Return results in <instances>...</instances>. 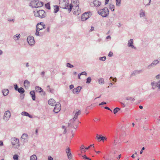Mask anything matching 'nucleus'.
Masks as SVG:
<instances>
[{
	"instance_id": "f257e3e1",
	"label": "nucleus",
	"mask_w": 160,
	"mask_h": 160,
	"mask_svg": "<svg viewBox=\"0 0 160 160\" xmlns=\"http://www.w3.org/2000/svg\"><path fill=\"white\" fill-rule=\"evenodd\" d=\"M34 16L41 18L45 17L46 16V14L44 10H36L33 12Z\"/></svg>"
},
{
	"instance_id": "f03ea898",
	"label": "nucleus",
	"mask_w": 160,
	"mask_h": 160,
	"mask_svg": "<svg viewBox=\"0 0 160 160\" xmlns=\"http://www.w3.org/2000/svg\"><path fill=\"white\" fill-rule=\"evenodd\" d=\"M59 5L61 8L67 9L69 12V4L68 0H60Z\"/></svg>"
},
{
	"instance_id": "7ed1b4c3",
	"label": "nucleus",
	"mask_w": 160,
	"mask_h": 160,
	"mask_svg": "<svg viewBox=\"0 0 160 160\" xmlns=\"http://www.w3.org/2000/svg\"><path fill=\"white\" fill-rule=\"evenodd\" d=\"M98 13L103 17H106L109 15V12L108 8L105 7L102 9L98 10Z\"/></svg>"
},
{
	"instance_id": "20e7f679",
	"label": "nucleus",
	"mask_w": 160,
	"mask_h": 160,
	"mask_svg": "<svg viewBox=\"0 0 160 160\" xmlns=\"http://www.w3.org/2000/svg\"><path fill=\"white\" fill-rule=\"evenodd\" d=\"M31 6L32 8H38L43 6V2L38 0H33L30 3Z\"/></svg>"
},
{
	"instance_id": "39448f33",
	"label": "nucleus",
	"mask_w": 160,
	"mask_h": 160,
	"mask_svg": "<svg viewBox=\"0 0 160 160\" xmlns=\"http://www.w3.org/2000/svg\"><path fill=\"white\" fill-rule=\"evenodd\" d=\"M11 142L13 146L14 145H16L15 147V148L18 149L20 147V144L19 143V139L15 137L12 138L11 139Z\"/></svg>"
},
{
	"instance_id": "423d86ee",
	"label": "nucleus",
	"mask_w": 160,
	"mask_h": 160,
	"mask_svg": "<svg viewBox=\"0 0 160 160\" xmlns=\"http://www.w3.org/2000/svg\"><path fill=\"white\" fill-rule=\"evenodd\" d=\"M160 62L159 60L155 59L153 60L151 63L147 65L146 68L148 70L154 68L160 63Z\"/></svg>"
},
{
	"instance_id": "0eeeda50",
	"label": "nucleus",
	"mask_w": 160,
	"mask_h": 160,
	"mask_svg": "<svg viewBox=\"0 0 160 160\" xmlns=\"http://www.w3.org/2000/svg\"><path fill=\"white\" fill-rule=\"evenodd\" d=\"M79 4L78 0H71V3L69 4V12H70L72 9L76 6H78Z\"/></svg>"
},
{
	"instance_id": "6e6552de",
	"label": "nucleus",
	"mask_w": 160,
	"mask_h": 160,
	"mask_svg": "<svg viewBox=\"0 0 160 160\" xmlns=\"http://www.w3.org/2000/svg\"><path fill=\"white\" fill-rule=\"evenodd\" d=\"M151 85L153 90L160 89V80L157 81H153L151 82Z\"/></svg>"
},
{
	"instance_id": "1a4fd4ad",
	"label": "nucleus",
	"mask_w": 160,
	"mask_h": 160,
	"mask_svg": "<svg viewBox=\"0 0 160 160\" xmlns=\"http://www.w3.org/2000/svg\"><path fill=\"white\" fill-rule=\"evenodd\" d=\"M11 117L10 112L8 110L5 112L3 117V120L6 122L8 121Z\"/></svg>"
},
{
	"instance_id": "9d476101",
	"label": "nucleus",
	"mask_w": 160,
	"mask_h": 160,
	"mask_svg": "<svg viewBox=\"0 0 160 160\" xmlns=\"http://www.w3.org/2000/svg\"><path fill=\"white\" fill-rule=\"evenodd\" d=\"M55 107L53 110V111L55 113H58L60 110L61 109V105L59 102H57L54 105Z\"/></svg>"
},
{
	"instance_id": "9b49d317",
	"label": "nucleus",
	"mask_w": 160,
	"mask_h": 160,
	"mask_svg": "<svg viewBox=\"0 0 160 160\" xmlns=\"http://www.w3.org/2000/svg\"><path fill=\"white\" fill-rule=\"evenodd\" d=\"M27 41L28 44L30 45H32L35 43L34 38L32 36H29L27 38Z\"/></svg>"
},
{
	"instance_id": "f8f14e48",
	"label": "nucleus",
	"mask_w": 160,
	"mask_h": 160,
	"mask_svg": "<svg viewBox=\"0 0 160 160\" xmlns=\"http://www.w3.org/2000/svg\"><path fill=\"white\" fill-rule=\"evenodd\" d=\"M21 138L22 142L23 143L27 142L28 141V136L27 134L23 133L22 134Z\"/></svg>"
},
{
	"instance_id": "ddd939ff",
	"label": "nucleus",
	"mask_w": 160,
	"mask_h": 160,
	"mask_svg": "<svg viewBox=\"0 0 160 160\" xmlns=\"http://www.w3.org/2000/svg\"><path fill=\"white\" fill-rule=\"evenodd\" d=\"M45 28V25L43 22H41L38 23L36 26V29L38 30H41Z\"/></svg>"
},
{
	"instance_id": "4468645a",
	"label": "nucleus",
	"mask_w": 160,
	"mask_h": 160,
	"mask_svg": "<svg viewBox=\"0 0 160 160\" xmlns=\"http://www.w3.org/2000/svg\"><path fill=\"white\" fill-rule=\"evenodd\" d=\"M89 17V14L88 12H86L83 14L82 16L81 19L82 21H85Z\"/></svg>"
},
{
	"instance_id": "2eb2a0df",
	"label": "nucleus",
	"mask_w": 160,
	"mask_h": 160,
	"mask_svg": "<svg viewBox=\"0 0 160 160\" xmlns=\"http://www.w3.org/2000/svg\"><path fill=\"white\" fill-rule=\"evenodd\" d=\"M133 40L132 39H129L128 42V46L131 47L132 49H136V48L133 45Z\"/></svg>"
},
{
	"instance_id": "dca6fc26",
	"label": "nucleus",
	"mask_w": 160,
	"mask_h": 160,
	"mask_svg": "<svg viewBox=\"0 0 160 160\" xmlns=\"http://www.w3.org/2000/svg\"><path fill=\"white\" fill-rule=\"evenodd\" d=\"M74 115V117L73 118V120H76L78 117V116L79 115L80 113V111L79 110H77L73 112V113Z\"/></svg>"
},
{
	"instance_id": "f3484780",
	"label": "nucleus",
	"mask_w": 160,
	"mask_h": 160,
	"mask_svg": "<svg viewBox=\"0 0 160 160\" xmlns=\"http://www.w3.org/2000/svg\"><path fill=\"white\" fill-rule=\"evenodd\" d=\"M72 8L74 10V12L75 14L78 15L81 12L80 9L79 8L78 6H76Z\"/></svg>"
},
{
	"instance_id": "a211bd4d",
	"label": "nucleus",
	"mask_w": 160,
	"mask_h": 160,
	"mask_svg": "<svg viewBox=\"0 0 160 160\" xmlns=\"http://www.w3.org/2000/svg\"><path fill=\"white\" fill-rule=\"evenodd\" d=\"M141 72H142L141 70H135L133 71L130 74V77H132L133 76H136L138 74H139Z\"/></svg>"
},
{
	"instance_id": "6ab92c4d",
	"label": "nucleus",
	"mask_w": 160,
	"mask_h": 160,
	"mask_svg": "<svg viewBox=\"0 0 160 160\" xmlns=\"http://www.w3.org/2000/svg\"><path fill=\"white\" fill-rule=\"evenodd\" d=\"M82 88L80 86H78L76 88H74L73 90V92L74 93L78 94L80 92Z\"/></svg>"
},
{
	"instance_id": "aec40b11",
	"label": "nucleus",
	"mask_w": 160,
	"mask_h": 160,
	"mask_svg": "<svg viewBox=\"0 0 160 160\" xmlns=\"http://www.w3.org/2000/svg\"><path fill=\"white\" fill-rule=\"evenodd\" d=\"M93 4L95 7H98L101 5V2L98 0H95L93 1Z\"/></svg>"
},
{
	"instance_id": "412c9836",
	"label": "nucleus",
	"mask_w": 160,
	"mask_h": 160,
	"mask_svg": "<svg viewBox=\"0 0 160 160\" xmlns=\"http://www.w3.org/2000/svg\"><path fill=\"white\" fill-rule=\"evenodd\" d=\"M56 103V102L55 100L52 98L50 99L48 101V104L53 106Z\"/></svg>"
},
{
	"instance_id": "4be33fe9",
	"label": "nucleus",
	"mask_w": 160,
	"mask_h": 160,
	"mask_svg": "<svg viewBox=\"0 0 160 160\" xmlns=\"http://www.w3.org/2000/svg\"><path fill=\"white\" fill-rule=\"evenodd\" d=\"M145 11L141 9L139 11V15L140 18H144L145 16Z\"/></svg>"
},
{
	"instance_id": "5701e85b",
	"label": "nucleus",
	"mask_w": 160,
	"mask_h": 160,
	"mask_svg": "<svg viewBox=\"0 0 160 160\" xmlns=\"http://www.w3.org/2000/svg\"><path fill=\"white\" fill-rule=\"evenodd\" d=\"M21 114L22 116H24L27 117H28L30 118H32V116L29 114L28 112L25 111L22 112Z\"/></svg>"
},
{
	"instance_id": "b1692460",
	"label": "nucleus",
	"mask_w": 160,
	"mask_h": 160,
	"mask_svg": "<svg viewBox=\"0 0 160 160\" xmlns=\"http://www.w3.org/2000/svg\"><path fill=\"white\" fill-rule=\"evenodd\" d=\"M98 136V134H97L96 137L98 140H100V141L102 140L103 141L105 140H106L107 138L106 137L102 136L101 135H100L99 136Z\"/></svg>"
},
{
	"instance_id": "393cba45",
	"label": "nucleus",
	"mask_w": 160,
	"mask_h": 160,
	"mask_svg": "<svg viewBox=\"0 0 160 160\" xmlns=\"http://www.w3.org/2000/svg\"><path fill=\"white\" fill-rule=\"evenodd\" d=\"M76 120H73V118L71 119L70 121V122L68 123V126L69 127H74V122Z\"/></svg>"
},
{
	"instance_id": "a878e982",
	"label": "nucleus",
	"mask_w": 160,
	"mask_h": 160,
	"mask_svg": "<svg viewBox=\"0 0 160 160\" xmlns=\"http://www.w3.org/2000/svg\"><path fill=\"white\" fill-rule=\"evenodd\" d=\"M9 90L8 89H4L2 90V92L4 96H7L9 93Z\"/></svg>"
},
{
	"instance_id": "bb28decb",
	"label": "nucleus",
	"mask_w": 160,
	"mask_h": 160,
	"mask_svg": "<svg viewBox=\"0 0 160 160\" xmlns=\"http://www.w3.org/2000/svg\"><path fill=\"white\" fill-rule=\"evenodd\" d=\"M30 82L28 80H25L24 82V85L26 88H28L30 85Z\"/></svg>"
},
{
	"instance_id": "cd10ccee",
	"label": "nucleus",
	"mask_w": 160,
	"mask_h": 160,
	"mask_svg": "<svg viewBox=\"0 0 160 160\" xmlns=\"http://www.w3.org/2000/svg\"><path fill=\"white\" fill-rule=\"evenodd\" d=\"M30 94L31 95L32 99L34 101L35 100V92L34 91H31L30 92Z\"/></svg>"
},
{
	"instance_id": "c85d7f7f",
	"label": "nucleus",
	"mask_w": 160,
	"mask_h": 160,
	"mask_svg": "<svg viewBox=\"0 0 160 160\" xmlns=\"http://www.w3.org/2000/svg\"><path fill=\"white\" fill-rule=\"evenodd\" d=\"M46 89L47 91L49 92L53 93L54 91L53 89L52 88H50L49 85H48L47 86Z\"/></svg>"
},
{
	"instance_id": "c756f323",
	"label": "nucleus",
	"mask_w": 160,
	"mask_h": 160,
	"mask_svg": "<svg viewBox=\"0 0 160 160\" xmlns=\"http://www.w3.org/2000/svg\"><path fill=\"white\" fill-rule=\"evenodd\" d=\"M151 0H144L143 3L145 6H149L151 2Z\"/></svg>"
},
{
	"instance_id": "7c9ffc66",
	"label": "nucleus",
	"mask_w": 160,
	"mask_h": 160,
	"mask_svg": "<svg viewBox=\"0 0 160 160\" xmlns=\"http://www.w3.org/2000/svg\"><path fill=\"white\" fill-rule=\"evenodd\" d=\"M20 36L21 35L20 34H17L13 36V38L16 41L18 40Z\"/></svg>"
},
{
	"instance_id": "2f4dec72",
	"label": "nucleus",
	"mask_w": 160,
	"mask_h": 160,
	"mask_svg": "<svg viewBox=\"0 0 160 160\" xmlns=\"http://www.w3.org/2000/svg\"><path fill=\"white\" fill-rule=\"evenodd\" d=\"M98 82L100 84H103L104 83V79L102 78H99L98 80Z\"/></svg>"
},
{
	"instance_id": "473e14b6",
	"label": "nucleus",
	"mask_w": 160,
	"mask_h": 160,
	"mask_svg": "<svg viewBox=\"0 0 160 160\" xmlns=\"http://www.w3.org/2000/svg\"><path fill=\"white\" fill-rule=\"evenodd\" d=\"M35 89L37 92H38L39 93L41 92L43 90L41 87L39 86H36L35 87Z\"/></svg>"
},
{
	"instance_id": "72a5a7b5",
	"label": "nucleus",
	"mask_w": 160,
	"mask_h": 160,
	"mask_svg": "<svg viewBox=\"0 0 160 160\" xmlns=\"http://www.w3.org/2000/svg\"><path fill=\"white\" fill-rule=\"evenodd\" d=\"M39 31L40 30H38L36 29L35 35L37 36H42V33L41 32H39Z\"/></svg>"
},
{
	"instance_id": "f704fd0d",
	"label": "nucleus",
	"mask_w": 160,
	"mask_h": 160,
	"mask_svg": "<svg viewBox=\"0 0 160 160\" xmlns=\"http://www.w3.org/2000/svg\"><path fill=\"white\" fill-rule=\"evenodd\" d=\"M18 92L21 94L24 93L25 92L24 89L22 88H18V90L17 91Z\"/></svg>"
},
{
	"instance_id": "c9c22d12",
	"label": "nucleus",
	"mask_w": 160,
	"mask_h": 160,
	"mask_svg": "<svg viewBox=\"0 0 160 160\" xmlns=\"http://www.w3.org/2000/svg\"><path fill=\"white\" fill-rule=\"evenodd\" d=\"M54 13H57L59 10V8L58 6L56 5L54 6Z\"/></svg>"
},
{
	"instance_id": "e433bc0d",
	"label": "nucleus",
	"mask_w": 160,
	"mask_h": 160,
	"mask_svg": "<svg viewBox=\"0 0 160 160\" xmlns=\"http://www.w3.org/2000/svg\"><path fill=\"white\" fill-rule=\"evenodd\" d=\"M114 5L113 4H110L109 5V8L112 11H114Z\"/></svg>"
},
{
	"instance_id": "4c0bfd02",
	"label": "nucleus",
	"mask_w": 160,
	"mask_h": 160,
	"mask_svg": "<svg viewBox=\"0 0 160 160\" xmlns=\"http://www.w3.org/2000/svg\"><path fill=\"white\" fill-rule=\"evenodd\" d=\"M116 5L117 7H120L121 6V0H116Z\"/></svg>"
},
{
	"instance_id": "58836bf2",
	"label": "nucleus",
	"mask_w": 160,
	"mask_h": 160,
	"mask_svg": "<svg viewBox=\"0 0 160 160\" xmlns=\"http://www.w3.org/2000/svg\"><path fill=\"white\" fill-rule=\"evenodd\" d=\"M37 157L35 155H33L30 157V160H37Z\"/></svg>"
},
{
	"instance_id": "ea45409f",
	"label": "nucleus",
	"mask_w": 160,
	"mask_h": 160,
	"mask_svg": "<svg viewBox=\"0 0 160 160\" xmlns=\"http://www.w3.org/2000/svg\"><path fill=\"white\" fill-rule=\"evenodd\" d=\"M120 108H116L113 110V113L114 114L117 113L119 110Z\"/></svg>"
},
{
	"instance_id": "a19ab883",
	"label": "nucleus",
	"mask_w": 160,
	"mask_h": 160,
	"mask_svg": "<svg viewBox=\"0 0 160 160\" xmlns=\"http://www.w3.org/2000/svg\"><path fill=\"white\" fill-rule=\"evenodd\" d=\"M62 129H63V134H65L67 132V130H66V128L65 127V126H63V125L62 126Z\"/></svg>"
},
{
	"instance_id": "79ce46f5",
	"label": "nucleus",
	"mask_w": 160,
	"mask_h": 160,
	"mask_svg": "<svg viewBox=\"0 0 160 160\" xmlns=\"http://www.w3.org/2000/svg\"><path fill=\"white\" fill-rule=\"evenodd\" d=\"M66 66L69 68H72L74 67L73 65L69 63H67L66 64Z\"/></svg>"
},
{
	"instance_id": "37998d69",
	"label": "nucleus",
	"mask_w": 160,
	"mask_h": 160,
	"mask_svg": "<svg viewBox=\"0 0 160 160\" xmlns=\"http://www.w3.org/2000/svg\"><path fill=\"white\" fill-rule=\"evenodd\" d=\"M91 81V77H89L87 79L86 83H89Z\"/></svg>"
},
{
	"instance_id": "c03bdc74",
	"label": "nucleus",
	"mask_w": 160,
	"mask_h": 160,
	"mask_svg": "<svg viewBox=\"0 0 160 160\" xmlns=\"http://www.w3.org/2000/svg\"><path fill=\"white\" fill-rule=\"evenodd\" d=\"M18 156L17 154L14 155L13 156V158L14 160H18Z\"/></svg>"
},
{
	"instance_id": "a18cd8bd",
	"label": "nucleus",
	"mask_w": 160,
	"mask_h": 160,
	"mask_svg": "<svg viewBox=\"0 0 160 160\" xmlns=\"http://www.w3.org/2000/svg\"><path fill=\"white\" fill-rule=\"evenodd\" d=\"M106 59V57L105 56H104L102 57H100L99 58V60L102 61H105Z\"/></svg>"
},
{
	"instance_id": "49530a36",
	"label": "nucleus",
	"mask_w": 160,
	"mask_h": 160,
	"mask_svg": "<svg viewBox=\"0 0 160 160\" xmlns=\"http://www.w3.org/2000/svg\"><path fill=\"white\" fill-rule=\"evenodd\" d=\"M68 158L69 159H71L72 158V155L71 153L67 154Z\"/></svg>"
},
{
	"instance_id": "de8ad7c7",
	"label": "nucleus",
	"mask_w": 160,
	"mask_h": 160,
	"mask_svg": "<svg viewBox=\"0 0 160 160\" xmlns=\"http://www.w3.org/2000/svg\"><path fill=\"white\" fill-rule=\"evenodd\" d=\"M45 7L47 9H50V5L48 3H47L45 4Z\"/></svg>"
},
{
	"instance_id": "09e8293b",
	"label": "nucleus",
	"mask_w": 160,
	"mask_h": 160,
	"mask_svg": "<svg viewBox=\"0 0 160 160\" xmlns=\"http://www.w3.org/2000/svg\"><path fill=\"white\" fill-rule=\"evenodd\" d=\"M14 87L16 91H18L19 88H18V85L17 84H15L14 85Z\"/></svg>"
},
{
	"instance_id": "8fccbe9b",
	"label": "nucleus",
	"mask_w": 160,
	"mask_h": 160,
	"mask_svg": "<svg viewBox=\"0 0 160 160\" xmlns=\"http://www.w3.org/2000/svg\"><path fill=\"white\" fill-rule=\"evenodd\" d=\"M66 152L67 154L71 153L70 149L69 148H68L67 149Z\"/></svg>"
},
{
	"instance_id": "3c124183",
	"label": "nucleus",
	"mask_w": 160,
	"mask_h": 160,
	"mask_svg": "<svg viewBox=\"0 0 160 160\" xmlns=\"http://www.w3.org/2000/svg\"><path fill=\"white\" fill-rule=\"evenodd\" d=\"M113 55V53L112 52H110L108 54V56L109 57H111Z\"/></svg>"
},
{
	"instance_id": "603ef678",
	"label": "nucleus",
	"mask_w": 160,
	"mask_h": 160,
	"mask_svg": "<svg viewBox=\"0 0 160 160\" xmlns=\"http://www.w3.org/2000/svg\"><path fill=\"white\" fill-rule=\"evenodd\" d=\"M93 146L94 147V144H92L90 145L88 147L85 148L86 150H88L91 147Z\"/></svg>"
},
{
	"instance_id": "864d4df0",
	"label": "nucleus",
	"mask_w": 160,
	"mask_h": 160,
	"mask_svg": "<svg viewBox=\"0 0 160 160\" xmlns=\"http://www.w3.org/2000/svg\"><path fill=\"white\" fill-rule=\"evenodd\" d=\"M110 79H112V80L113 81H114L115 82H116L117 78H113L112 77H110Z\"/></svg>"
},
{
	"instance_id": "5fc2aeb1",
	"label": "nucleus",
	"mask_w": 160,
	"mask_h": 160,
	"mask_svg": "<svg viewBox=\"0 0 160 160\" xmlns=\"http://www.w3.org/2000/svg\"><path fill=\"white\" fill-rule=\"evenodd\" d=\"M126 100H130L132 101L133 100V99L131 97H128L126 98Z\"/></svg>"
},
{
	"instance_id": "6e6d98bb",
	"label": "nucleus",
	"mask_w": 160,
	"mask_h": 160,
	"mask_svg": "<svg viewBox=\"0 0 160 160\" xmlns=\"http://www.w3.org/2000/svg\"><path fill=\"white\" fill-rule=\"evenodd\" d=\"M83 158H84V159H85V160L86 159H88L89 158H88V157H87L86 155H84L83 156H82Z\"/></svg>"
},
{
	"instance_id": "4d7b16f0",
	"label": "nucleus",
	"mask_w": 160,
	"mask_h": 160,
	"mask_svg": "<svg viewBox=\"0 0 160 160\" xmlns=\"http://www.w3.org/2000/svg\"><path fill=\"white\" fill-rule=\"evenodd\" d=\"M155 78L157 79H160V73L157 75H156L155 77Z\"/></svg>"
},
{
	"instance_id": "13d9d810",
	"label": "nucleus",
	"mask_w": 160,
	"mask_h": 160,
	"mask_svg": "<svg viewBox=\"0 0 160 160\" xmlns=\"http://www.w3.org/2000/svg\"><path fill=\"white\" fill-rule=\"evenodd\" d=\"M81 74V75H84L86 76H87V73H86V72L85 71H84V72H82L81 73H80Z\"/></svg>"
},
{
	"instance_id": "bf43d9fd",
	"label": "nucleus",
	"mask_w": 160,
	"mask_h": 160,
	"mask_svg": "<svg viewBox=\"0 0 160 160\" xmlns=\"http://www.w3.org/2000/svg\"><path fill=\"white\" fill-rule=\"evenodd\" d=\"M42 93L41 94V95L42 96H45L46 95V93L43 90L42 92H41Z\"/></svg>"
},
{
	"instance_id": "052dcab7",
	"label": "nucleus",
	"mask_w": 160,
	"mask_h": 160,
	"mask_svg": "<svg viewBox=\"0 0 160 160\" xmlns=\"http://www.w3.org/2000/svg\"><path fill=\"white\" fill-rule=\"evenodd\" d=\"M145 148L144 147H142V148L140 152V154H142L143 152V150H144L145 149Z\"/></svg>"
},
{
	"instance_id": "680f3d73",
	"label": "nucleus",
	"mask_w": 160,
	"mask_h": 160,
	"mask_svg": "<svg viewBox=\"0 0 160 160\" xmlns=\"http://www.w3.org/2000/svg\"><path fill=\"white\" fill-rule=\"evenodd\" d=\"M94 30V28L93 26H92L91 28V29L90 30V32H92Z\"/></svg>"
},
{
	"instance_id": "e2e57ef3",
	"label": "nucleus",
	"mask_w": 160,
	"mask_h": 160,
	"mask_svg": "<svg viewBox=\"0 0 160 160\" xmlns=\"http://www.w3.org/2000/svg\"><path fill=\"white\" fill-rule=\"evenodd\" d=\"M48 160H53V158L51 156H49L48 157Z\"/></svg>"
},
{
	"instance_id": "0e129e2a",
	"label": "nucleus",
	"mask_w": 160,
	"mask_h": 160,
	"mask_svg": "<svg viewBox=\"0 0 160 160\" xmlns=\"http://www.w3.org/2000/svg\"><path fill=\"white\" fill-rule=\"evenodd\" d=\"M74 85L72 84H71L69 86V88L70 89H72L74 88Z\"/></svg>"
},
{
	"instance_id": "69168bd1",
	"label": "nucleus",
	"mask_w": 160,
	"mask_h": 160,
	"mask_svg": "<svg viewBox=\"0 0 160 160\" xmlns=\"http://www.w3.org/2000/svg\"><path fill=\"white\" fill-rule=\"evenodd\" d=\"M80 148L81 150H82V149H83L85 148L84 147V145H81V146Z\"/></svg>"
},
{
	"instance_id": "338daca9",
	"label": "nucleus",
	"mask_w": 160,
	"mask_h": 160,
	"mask_svg": "<svg viewBox=\"0 0 160 160\" xmlns=\"http://www.w3.org/2000/svg\"><path fill=\"white\" fill-rule=\"evenodd\" d=\"M106 104V102H102L101 103H100L99 104V105H102Z\"/></svg>"
},
{
	"instance_id": "774afa93",
	"label": "nucleus",
	"mask_w": 160,
	"mask_h": 160,
	"mask_svg": "<svg viewBox=\"0 0 160 160\" xmlns=\"http://www.w3.org/2000/svg\"><path fill=\"white\" fill-rule=\"evenodd\" d=\"M105 109H108L109 110L111 111H112V110L108 107H104Z\"/></svg>"
}]
</instances>
